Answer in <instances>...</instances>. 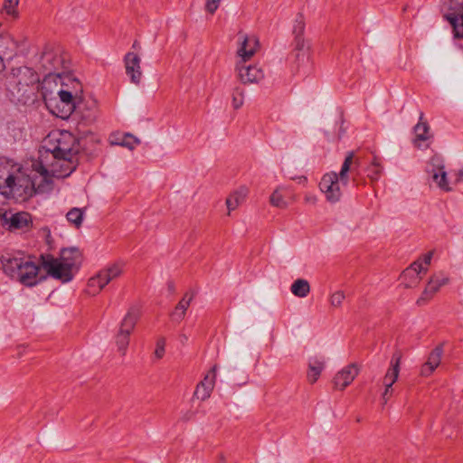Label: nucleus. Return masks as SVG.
<instances>
[{
	"label": "nucleus",
	"instance_id": "39448f33",
	"mask_svg": "<svg viewBox=\"0 0 463 463\" xmlns=\"http://www.w3.org/2000/svg\"><path fill=\"white\" fill-rule=\"evenodd\" d=\"M71 81V86L61 82V87L57 92V97L45 99V104L50 111L61 118H68L76 109V103L80 99L81 85L79 80L66 77Z\"/></svg>",
	"mask_w": 463,
	"mask_h": 463
},
{
	"label": "nucleus",
	"instance_id": "dca6fc26",
	"mask_svg": "<svg viewBox=\"0 0 463 463\" xmlns=\"http://www.w3.org/2000/svg\"><path fill=\"white\" fill-rule=\"evenodd\" d=\"M449 281L448 276L443 273L435 274L430 277L420 298L417 300V304L420 305L430 300L439 289L447 285Z\"/></svg>",
	"mask_w": 463,
	"mask_h": 463
},
{
	"label": "nucleus",
	"instance_id": "2eb2a0df",
	"mask_svg": "<svg viewBox=\"0 0 463 463\" xmlns=\"http://www.w3.org/2000/svg\"><path fill=\"white\" fill-rule=\"evenodd\" d=\"M126 73L129 77L130 81L138 85L142 80L141 59L135 52H128L124 58Z\"/></svg>",
	"mask_w": 463,
	"mask_h": 463
},
{
	"label": "nucleus",
	"instance_id": "b1692460",
	"mask_svg": "<svg viewBox=\"0 0 463 463\" xmlns=\"http://www.w3.org/2000/svg\"><path fill=\"white\" fill-rule=\"evenodd\" d=\"M194 298L193 292H186L183 298L175 306V310L171 314V317L174 321L180 322L185 316V312L188 309L191 302Z\"/></svg>",
	"mask_w": 463,
	"mask_h": 463
},
{
	"label": "nucleus",
	"instance_id": "4be33fe9",
	"mask_svg": "<svg viewBox=\"0 0 463 463\" xmlns=\"http://www.w3.org/2000/svg\"><path fill=\"white\" fill-rule=\"evenodd\" d=\"M443 350L441 347H436L429 355L426 363L421 366L420 374L422 376L430 375L434 370L439 365Z\"/></svg>",
	"mask_w": 463,
	"mask_h": 463
},
{
	"label": "nucleus",
	"instance_id": "9b49d317",
	"mask_svg": "<svg viewBox=\"0 0 463 463\" xmlns=\"http://www.w3.org/2000/svg\"><path fill=\"white\" fill-rule=\"evenodd\" d=\"M65 267L68 273L63 274V278L73 279L77 272L80 261V253L75 248L62 249L60 257L57 258Z\"/></svg>",
	"mask_w": 463,
	"mask_h": 463
},
{
	"label": "nucleus",
	"instance_id": "aec40b11",
	"mask_svg": "<svg viewBox=\"0 0 463 463\" xmlns=\"http://www.w3.org/2000/svg\"><path fill=\"white\" fill-rule=\"evenodd\" d=\"M401 359L402 355L398 352L394 353L392 356L390 366L383 380V383L384 387H387V391L391 390L399 377Z\"/></svg>",
	"mask_w": 463,
	"mask_h": 463
},
{
	"label": "nucleus",
	"instance_id": "c9c22d12",
	"mask_svg": "<svg viewBox=\"0 0 463 463\" xmlns=\"http://www.w3.org/2000/svg\"><path fill=\"white\" fill-rule=\"evenodd\" d=\"M232 103L234 109H239L244 103V90L235 88L232 95Z\"/></svg>",
	"mask_w": 463,
	"mask_h": 463
},
{
	"label": "nucleus",
	"instance_id": "37998d69",
	"mask_svg": "<svg viewBox=\"0 0 463 463\" xmlns=\"http://www.w3.org/2000/svg\"><path fill=\"white\" fill-rule=\"evenodd\" d=\"M433 252L429 251L426 254L422 255L419 259L421 260L423 267H426V272L429 269V266L430 265L431 260H432Z\"/></svg>",
	"mask_w": 463,
	"mask_h": 463
},
{
	"label": "nucleus",
	"instance_id": "6e6552de",
	"mask_svg": "<svg viewBox=\"0 0 463 463\" xmlns=\"http://www.w3.org/2000/svg\"><path fill=\"white\" fill-rule=\"evenodd\" d=\"M427 173L430 175L432 182L443 192H450L456 185L454 174L450 173V176L445 169L443 158L439 155H433L427 165Z\"/></svg>",
	"mask_w": 463,
	"mask_h": 463
},
{
	"label": "nucleus",
	"instance_id": "a878e982",
	"mask_svg": "<svg viewBox=\"0 0 463 463\" xmlns=\"http://www.w3.org/2000/svg\"><path fill=\"white\" fill-rule=\"evenodd\" d=\"M124 271L123 262H114L107 265L105 268L99 270L103 279H105L107 285L112 280L118 279L122 275Z\"/></svg>",
	"mask_w": 463,
	"mask_h": 463
},
{
	"label": "nucleus",
	"instance_id": "c85d7f7f",
	"mask_svg": "<svg viewBox=\"0 0 463 463\" xmlns=\"http://www.w3.org/2000/svg\"><path fill=\"white\" fill-rule=\"evenodd\" d=\"M106 286H107V283H106L105 279H103V277L101 276V273L99 271L95 276L91 277L88 280L86 292L89 295L96 296Z\"/></svg>",
	"mask_w": 463,
	"mask_h": 463
},
{
	"label": "nucleus",
	"instance_id": "09e8293b",
	"mask_svg": "<svg viewBox=\"0 0 463 463\" xmlns=\"http://www.w3.org/2000/svg\"><path fill=\"white\" fill-rule=\"evenodd\" d=\"M219 458H220V460H221V461H224V460H225V457H224V455H222V454H221V455L219 456Z\"/></svg>",
	"mask_w": 463,
	"mask_h": 463
},
{
	"label": "nucleus",
	"instance_id": "423d86ee",
	"mask_svg": "<svg viewBox=\"0 0 463 463\" xmlns=\"http://www.w3.org/2000/svg\"><path fill=\"white\" fill-rule=\"evenodd\" d=\"M79 151L77 138L69 131L51 132L39 150V156L51 154L57 156H75Z\"/></svg>",
	"mask_w": 463,
	"mask_h": 463
},
{
	"label": "nucleus",
	"instance_id": "c756f323",
	"mask_svg": "<svg viewBox=\"0 0 463 463\" xmlns=\"http://www.w3.org/2000/svg\"><path fill=\"white\" fill-rule=\"evenodd\" d=\"M290 291L298 298H306L310 292V285L307 279H298L292 283Z\"/></svg>",
	"mask_w": 463,
	"mask_h": 463
},
{
	"label": "nucleus",
	"instance_id": "49530a36",
	"mask_svg": "<svg viewBox=\"0 0 463 463\" xmlns=\"http://www.w3.org/2000/svg\"><path fill=\"white\" fill-rule=\"evenodd\" d=\"M392 394V389L387 391V387H385V390L383 393V400L384 401V403L387 402L388 396Z\"/></svg>",
	"mask_w": 463,
	"mask_h": 463
},
{
	"label": "nucleus",
	"instance_id": "412c9836",
	"mask_svg": "<svg viewBox=\"0 0 463 463\" xmlns=\"http://www.w3.org/2000/svg\"><path fill=\"white\" fill-rule=\"evenodd\" d=\"M5 222L11 230H26L33 223L31 214L26 212L13 213L9 218L5 215Z\"/></svg>",
	"mask_w": 463,
	"mask_h": 463
},
{
	"label": "nucleus",
	"instance_id": "f704fd0d",
	"mask_svg": "<svg viewBox=\"0 0 463 463\" xmlns=\"http://www.w3.org/2000/svg\"><path fill=\"white\" fill-rule=\"evenodd\" d=\"M305 40L303 36L295 37V56L298 61H304L307 58V51L304 49Z\"/></svg>",
	"mask_w": 463,
	"mask_h": 463
},
{
	"label": "nucleus",
	"instance_id": "f3484780",
	"mask_svg": "<svg viewBox=\"0 0 463 463\" xmlns=\"http://www.w3.org/2000/svg\"><path fill=\"white\" fill-rule=\"evenodd\" d=\"M359 373V368L355 364H350L341 369L334 377L333 384L337 390L343 391L353 383Z\"/></svg>",
	"mask_w": 463,
	"mask_h": 463
},
{
	"label": "nucleus",
	"instance_id": "72a5a7b5",
	"mask_svg": "<svg viewBox=\"0 0 463 463\" xmlns=\"http://www.w3.org/2000/svg\"><path fill=\"white\" fill-rule=\"evenodd\" d=\"M383 171L381 163L377 157H374L372 164L367 168L368 177L373 180H378Z\"/></svg>",
	"mask_w": 463,
	"mask_h": 463
},
{
	"label": "nucleus",
	"instance_id": "bb28decb",
	"mask_svg": "<svg viewBox=\"0 0 463 463\" xmlns=\"http://www.w3.org/2000/svg\"><path fill=\"white\" fill-rule=\"evenodd\" d=\"M17 44L11 35L0 36V56L11 58L15 52Z\"/></svg>",
	"mask_w": 463,
	"mask_h": 463
},
{
	"label": "nucleus",
	"instance_id": "f8f14e48",
	"mask_svg": "<svg viewBox=\"0 0 463 463\" xmlns=\"http://www.w3.org/2000/svg\"><path fill=\"white\" fill-rule=\"evenodd\" d=\"M236 71L239 80L243 84L258 83L264 78V72L258 65L236 62Z\"/></svg>",
	"mask_w": 463,
	"mask_h": 463
},
{
	"label": "nucleus",
	"instance_id": "20e7f679",
	"mask_svg": "<svg viewBox=\"0 0 463 463\" xmlns=\"http://www.w3.org/2000/svg\"><path fill=\"white\" fill-rule=\"evenodd\" d=\"M75 156H57L51 154L39 156L36 162L32 164L33 175L41 185L48 176L63 178L69 176L76 168Z\"/></svg>",
	"mask_w": 463,
	"mask_h": 463
},
{
	"label": "nucleus",
	"instance_id": "c03bdc74",
	"mask_svg": "<svg viewBox=\"0 0 463 463\" xmlns=\"http://www.w3.org/2000/svg\"><path fill=\"white\" fill-rule=\"evenodd\" d=\"M194 417V412L188 410V411H183L181 413L179 420L183 421V422H187V421L193 420Z\"/></svg>",
	"mask_w": 463,
	"mask_h": 463
},
{
	"label": "nucleus",
	"instance_id": "1a4fd4ad",
	"mask_svg": "<svg viewBox=\"0 0 463 463\" xmlns=\"http://www.w3.org/2000/svg\"><path fill=\"white\" fill-rule=\"evenodd\" d=\"M443 17L450 24L455 38L463 39V0H447L442 5Z\"/></svg>",
	"mask_w": 463,
	"mask_h": 463
},
{
	"label": "nucleus",
	"instance_id": "de8ad7c7",
	"mask_svg": "<svg viewBox=\"0 0 463 463\" xmlns=\"http://www.w3.org/2000/svg\"><path fill=\"white\" fill-rule=\"evenodd\" d=\"M5 69V64L4 61V58L0 56V73L3 72Z\"/></svg>",
	"mask_w": 463,
	"mask_h": 463
},
{
	"label": "nucleus",
	"instance_id": "7ed1b4c3",
	"mask_svg": "<svg viewBox=\"0 0 463 463\" xmlns=\"http://www.w3.org/2000/svg\"><path fill=\"white\" fill-rule=\"evenodd\" d=\"M2 266L8 277L24 286H35L42 279L39 275L40 266L29 257L3 256Z\"/></svg>",
	"mask_w": 463,
	"mask_h": 463
},
{
	"label": "nucleus",
	"instance_id": "cd10ccee",
	"mask_svg": "<svg viewBox=\"0 0 463 463\" xmlns=\"http://www.w3.org/2000/svg\"><path fill=\"white\" fill-rule=\"evenodd\" d=\"M139 142L138 138L128 133L120 136H113L110 138V143L112 145L125 146L130 150L134 149Z\"/></svg>",
	"mask_w": 463,
	"mask_h": 463
},
{
	"label": "nucleus",
	"instance_id": "2f4dec72",
	"mask_svg": "<svg viewBox=\"0 0 463 463\" xmlns=\"http://www.w3.org/2000/svg\"><path fill=\"white\" fill-rule=\"evenodd\" d=\"M69 222L73 224L76 228H80L82 224L84 218V210L80 208H72L66 214Z\"/></svg>",
	"mask_w": 463,
	"mask_h": 463
},
{
	"label": "nucleus",
	"instance_id": "5701e85b",
	"mask_svg": "<svg viewBox=\"0 0 463 463\" xmlns=\"http://www.w3.org/2000/svg\"><path fill=\"white\" fill-rule=\"evenodd\" d=\"M325 368V359L323 357L314 356L308 360L307 381L310 383H315L322 371Z\"/></svg>",
	"mask_w": 463,
	"mask_h": 463
},
{
	"label": "nucleus",
	"instance_id": "a211bd4d",
	"mask_svg": "<svg viewBox=\"0 0 463 463\" xmlns=\"http://www.w3.org/2000/svg\"><path fill=\"white\" fill-rule=\"evenodd\" d=\"M42 264L43 269L46 270L47 274L53 279H59L61 282H69L72 279L63 278V274L68 273L65 269L63 264L57 259L52 256H43L42 257Z\"/></svg>",
	"mask_w": 463,
	"mask_h": 463
},
{
	"label": "nucleus",
	"instance_id": "4468645a",
	"mask_svg": "<svg viewBox=\"0 0 463 463\" xmlns=\"http://www.w3.org/2000/svg\"><path fill=\"white\" fill-rule=\"evenodd\" d=\"M421 274H426V267H423L421 260L418 259L403 270L401 279L406 288H413L420 284Z\"/></svg>",
	"mask_w": 463,
	"mask_h": 463
},
{
	"label": "nucleus",
	"instance_id": "8fccbe9b",
	"mask_svg": "<svg viewBox=\"0 0 463 463\" xmlns=\"http://www.w3.org/2000/svg\"><path fill=\"white\" fill-rule=\"evenodd\" d=\"M18 83H19V84H23L22 80H18Z\"/></svg>",
	"mask_w": 463,
	"mask_h": 463
},
{
	"label": "nucleus",
	"instance_id": "393cba45",
	"mask_svg": "<svg viewBox=\"0 0 463 463\" xmlns=\"http://www.w3.org/2000/svg\"><path fill=\"white\" fill-rule=\"evenodd\" d=\"M248 194L249 189L246 186H241L232 194H230V196L226 199L228 214H230L232 211H234L239 205H241L245 201Z\"/></svg>",
	"mask_w": 463,
	"mask_h": 463
},
{
	"label": "nucleus",
	"instance_id": "9d476101",
	"mask_svg": "<svg viewBox=\"0 0 463 463\" xmlns=\"http://www.w3.org/2000/svg\"><path fill=\"white\" fill-rule=\"evenodd\" d=\"M414 138L413 144L420 149L428 148L433 139V134L430 131V127L424 118V114L420 113L419 122L413 128Z\"/></svg>",
	"mask_w": 463,
	"mask_h": 463
},
{
	"label": "nucleus",
	"instance_id": "6ab92c4d",
	"mask_svg": "<svg viewBox=\"0 0 463 463\" xmlns=\"http://www.w3.org/2000/svg\"><path fill=\"white\" fill-rule=\"evenodd\" d=\"M216 375L217 365H213L212 369L206 373L203 380L201 381L196 386L194 395L197 399L205 401L211 396V393L214 388Z\"/></svg>",
	"mask_w": 463,
	"mask_h": 463
},
{
	"label": "nucleus",
	"instance_id": "ddd939ff",
	"mask_svg": "<svg viewBox=\"0 0 463 463\" xmlns=\"http://www.w3.org/2000/svg\"><path fill=\"white\" fill-rule=\"evenodd\" d=\"M240 46L237 50V62H247L258 51L259 40L255 36L239 33Z\"/></svg>",
	"mask_w": 463,
	"mask_h": 463
},
{
	"label": "nucleus",
	"instance_id": "4c0bfd02",
	"mask_svg": "<svg viewBox=\"0 0 463 463\" xmlns=\"http://www.w3.org/2000/svg\"><path fill=\"white\" fill-rule=\"evenodd\" d=\"M165 339L164 337H160L156 341L154 354H155L156 358L161 359L165 355Z\"/></svg>",
	"mask_w": 463,
	"mask_h": 463
},
{
	"label": "nucleus",
	"instance_id": "473e14b6",
	"mask_svg": "<svg viewBox=\"0 0 463 463\" xmlns=\"http://www.w3.org/2000/svg\"><path fill=\"white\" fill-rule=\"evenodd\" d=\"M281 190H282L281 187H278L273 191V193L271 194V195L269 197V203L274 207L285 209L288 207V204L287 201L285 200Z\"/></svg>",
	"mask_w": 463,
	"mask_h": 463
},
{
	"label": "nucleus",
	"instance_id": "a19ab883",
	"mask_svg": "<svg viewBox=\"0 0 463 463\" xmlns=\"http://www.w3.org/2000/svg\"><path fill=\"white\" fill-rule=\"evenodd\" d=\"M220 1L221 0H207L205 5L206 10L213 14L217 10Z\"/></svg>",
	"mask_w": 463,
	"mask_h": 463
},
{
	"label": "nucleus",
	"instance_id": "f257e3e1",
	"mask_svg": "<svg viewBox=\"0 0 463 463\" xmlns=\"http://www.w3.org/2000/svg\"><path fill=\"white\" fill-rule=\"evenodd\" d=\"M40 188L33 168H24L6 158H0V194L24 200Z\"/></svg>",
	"mask_w": 463,
	"mask_h": 463
},
{
	"label": "nucleus",
	"instance_id": "79ce46f5",
	"mask_svg": "<svg viewBox=\"0 0 463 463\" xmlns=\"http://www.w3.org/2000/svg\"><path fill=\"white\" fill-rule=\"evenodd\" d=\"M304 202L309 205H316L317 203V196L313 193H306L304 195Z\"/></svg>",
	"mask_w": 463,
	"mask_h": 463
},
{
	"label": "nucleus",
	"instance_id": "ea45409f",
	"mask_svg": "<svg viewBox=\"0 0 463 463\" xmlns=\"http://www.w3.org/2000/svg\"><path fill=\"white\" fill-rule=\"evenodd\" d=\"M15 71L17 72V75H23V76H25V77H30L31 78L30 83L34 81L33 71L30 68H28V67H20V68H17Z\"/></svg>",
	"mask_w": 463,
	"mask_h": 463
},
{
	"label": "nucleus",
	"instance_id": "7c9ffc66",
	"mask_svg": "<svg viewBox=\"0 0 463 463\" xmlns=\"http://www.w3.org/2000/svg\"><path fill=\"white\" fill-rule=\"evenodd\" d=\"M20 0H4L2 14L10 16L13 19L19 17L18 5Z\"/></svg>",
	"mask_w": 463,
	"mask_h": 463
},
{
	"label": "nucleus",
	"instance_id": "0eeeda50",
	"mask_svg": "<svg viewBox=\"0 0 463 463\" xmlns=\"http://www.w3.org/2000/svg\"><path fill=\"white\" fill-rule=\"evenodd\" d=\"M140 310L137 307L132 306L128 309L120 322L118 331L115 336V343L118 352L124 356L127 353L130 335L135 329V326L139 319Z\"/></svg>",
	"mask_w": 463,
	"mask_h": 463
},
{
	"label": "nucleus",
	"instance_id": "e433bc0d",
	"mask_svg": "<svg viewBox=\"0 0 463 463\" xmlns=\"http://www.w3.org/2000/svg\"><path fill=\"white\" fill-rule=\"evenodd\" d=\"M305 32V22L302 15H298L293 25V33L295 37L303 36Z\"/></svg>",
	"mask_w": 463,
	"mask_h": 463
},
{
	"label": "nucleus",
	"instance_id": "58836bf2",
	"mask_svg": "<svg viewBox=\"0 0 463 463\" xmlns=\"http://www.w3.org/2000/svg\"><path fill=\"white\" fill-rule=\"evenodd\" d=\"M345 299V294L343 291H336L330 296V304L333 307H338L342 305Z\"/></svg>",
	"mask_w": 463,
	"mask_h": 463
},
{
	"label": "nucleus",
	"instance_id": "a18cd8bd",
	"mask_svg": "<svg viewBox=\"0 0 463 463\" xmlns=\"http://www.w3.org/2000/svg\"><path fill=\"white\" fill-rule=\"evenodd\" d=\"M456 184L463 182V168L453 172Z\"/></svg>",
	"mask_w": 463,
	"mask_h": 463
},
{
	"label": "nucleus",
	"instance_id": "f03ea898",
	"mask_svg": "<svg viewBox=\"0 0 463 463\" xmlns=\"http://www.w3.org/2000/svg\"><path fill=\"white\" fill-rule=\"evenodd\" d=\"M358 165L359 162L354 158V153L351 151L347 153L339 173L330 172L323 175L319 188L329 203H335L340 201L343 188L350 180L349 173L355 171Z\"/></svg>",
	"mask_w": 463,
	"mask_h": 463
}]
</instances>
